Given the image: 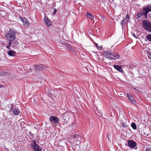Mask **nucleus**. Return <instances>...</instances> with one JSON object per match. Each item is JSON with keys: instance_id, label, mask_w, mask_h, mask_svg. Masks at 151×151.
Masks as SVG:
<instances>
[{"instance_id": "nucleus-1", "label": "nucleus", "mask_w": 151, "mask_h": 151, "mask_svg": "<svg viewBox=\"0 0 151 151\" xmlns=\"http://www.w3.org/2000/svg\"><path fill=\"white\" fill-rule=\"evenodd\" d=\"M17 32L12 29H10L8 33L5 35L6 40L9 42L13 41L16 38L15 34Z\"/></svg>"}, {"instance_id": "nucleus-2", "label": "nucleus", "mask_w": 151, "mask_h": 151, "mask_svg": "<svg viewBox=\"0 0 151 151\" xmlns=\"http://www.w3.org/2000/svg\"><path fill=\"white\" fill-rule=\"evenodd\" d=\"M104 54L106 58L112 59H117L119 57V55L118 54L115 53L112 54L108 51H104Z\"/></svg>"}, {"instance_id": "nucleus-3", "label": "nucleus", "mask_w": 151, "mask_h": 151, "mask_svg": "<svg viewBox=\"0 0 151 151\" xmlns=\"http://www.w3.org/2000/svg\"><path fill=\"white\" fill-rule=\"evenodd\" d=\"M142 26L147 31L151 32V23L147 20H145L142 22Z\"/></svg>"}, {"instance_id": "nucleus-4", "label": "nucleus", "mask_w": 151, "mask_h": 151, "mask_svg": "<svg viewBox=\"0 0 151 151\" xmlns=\"http://www.w3.org/2000/svg\"><path fill=\"white\" fill-rule=\"evenodd\" d=\"M32 147L33 148L34 151H42V149L38 145L36 144L35 141L33 140L30 144Z\"/></svg>"}, {"instance_id": "nucleus-5", "label": "nucleus", "mask_w": 151, "mask_h": 151, "mask_svg": "<svg viewBox=\"0 0 151 151\" xmlns=\"http://www.w3.org/2000/svg\"><path fill=\"white\" fill-rule=\"evenodd\" d=\"M142 14L145 18H147L148 13L151 11V9L149 7H146L142 9Z\"/></svg>"}, {"instance_id": "nucleus-6", "label": "nucleus", "mask_w": 151, "mask_h": 151, "mask_svg": "<svg viewBox=\"0 0 151 151\" xmlns=\"http://www.w3.org/2000/svg\"><path fill=\"white\" fill-rule=\"evenodd\" d=\"M125 145L126 146H127L128 145L129 147L133 148L136 146L137 143L133 140H129L127 142V144H126Z\"/></svg>"}, {"instance_id": "nucleus-7", "label": "nucleus", "mask_w": 151, "mask_h": 151, "mask_svg": "<svg viewBox=\"0 0 151 151\" xmlns=\"http://www.w3.org/2000/svg\"><path fill=\"white\" fill-rule=\"evenodd\" d=\"M45 68L44 65L42 64L39 65H34V68L36 70H43Z\"/></svg>"}, {"instance_id": "nucleus-8", "label": "nucleus", "mask_w": 151, "mask_h": 151, "mask_svg": "<svg viewBox=\"0 0 151 151\" xmlns=\"http://www.w3.org/2000/svg\"><path fill=\"white\" fill-rule=\"evenodd\" d=\"M44 22L47 26L50 27L52 25L51 21L46 16H45L44 18Z\"/></svg>"}, {"instance_id": "nucleus-9", "label": "nucleus", "mask_w": 151, "mask_h": 151, "mask_svg": "<svg viewBox=\"0 0 151 151\" xmlns=\"http://www.w3.org/2000/svg\"><path fill=\"white\" fill-rule=\"evenodd\" d=\"M127 95L129 100L132 103L134 104L136 103V102L134 100V98L133 96H132V95L129 94V93H127Z\"/></svg>"}, {"instance_id": "nucleus-10", "label": "nucleus", "mask_w": 151, "mask_h": 151, "mask_svg": "<svg viewBox=\"0 0 151 151\" xmlns=\"http://www.w3.org/2000/svg\"><path fill=\"white\" fill-rule=\"evenodd\" d=\"M21 20L23 23V25L24 27H27L29 24L28 20L24 17H23L21 19Z\"/></svg>"}, {"instance_id": "nucleus-11", "label": "nucleus", "mask_w": 151, "mask_h": 151, "mask_svg": "<svg viewBox=\"0 0 151 151\" xmlns=\"http://www.w3.org/2000/svg\"><path fill=\"white\" fill-rule=\"evenodd\" d=\"M13 109L12 112L13 114L15 115H17L19 114L20 113L19 110L17 108H15L14 109L13 108V106H12V108L10 109V110Z\"/></svg>"}, {"instance_id": "nucleus-12", "label": "nucleus", "mask_w": 151, "mask_h": 151, "mask_svg": "<svg viewBox=\"0 0 151 151\" xmlns=\"http://www.w3.org/2000/svg\"><path fill=\"white\" fill-rule=\"evenodd\" d=\"M49 120L50 121H54L55 123H57L58 122V119L57 117L51 116L49 118Z\"/></svg>"}, {"instance_id": "nucleus-13", "label": "nucleus", "mask_w": 151, "mask_h": 151, "mask_svg": "<svg viewBox=\"0 0 151 151\" xmlns=\"http://www.w3.org/2000/svg\"><path fill=\"white\" fill-rule=\"evenodd\" d=\"M114 68L120 72H123V70L120 66L116 65H114Z\"/></svg>"}, {"instance_id": "nucleus-14", "label": "nucleus", "mask_w": 151, "mask_h": 151, "mask_svg": "<svg viewBox=\"0 0 151 151\" xmlns=\"http://www.w3.org/2000/svg\"><path fill=\"white\" fill-rule=\"evenodd\" d=\"M8 54L10 56H14L15 55V52L14 51H9L8 52Z\"/></svg>"}, {"instance_id": "nucleus-15", "label": "nucleus", "mask_w": 151, "mask_h": 151, "mask_svg": "<svg viewBox=\"0 0 151 151\" xmlns=\"http://www.w3.org/2000/svg\"><path fill=\"white\" fill-rule=\"evenodd\" d=\"M86 15L87 17L91 19H93L94 18L93 15L89 13L88 12H87Z\"/></svg>"}, {"instance_id": "nucleus-16", "label": "nucleus", "mask_w": 151, "mask_h": 151, "mask_svg": "<svg viewBox=\"0 0 151 151\" xmlns=\"http://www.w3.org/2000/svg\"><path fill=\"white\" fill-rule=\"evenodd\" d=\"M131 126L133 129L134 130H135L137 128L136 124L134 123H132L131 124Z\"/></svg>"}, {"instance_id": "nucleus-17", "label": "nucleus", "mask_w": 151, "mask_h": 151, "mask_svg": "<svg viewBox=\"0 0 151 151\" xmlns=\"http://www.w3.org/2000/svg\"><path fill=\"white\" fill-rule=\"evenodd\" d=\"M146 37L148 40L151 42V34L147 35L146 36Z\"/></svg>"}, {"instance_id": "nucleus-18", "label": "nucleus", "mask_w": 151, "mask_h": 151, "mask_svg": "<svg viewBox=\"0 0 151 151\" xmlns=\"http://www.w3.org/2000/svg\"><path fill=\"white\" fill-rule=\"evenodd\" d=\"M142 15H143V14H142V12H141V13H138L137 15V18H140Z\"/></svg>"}, {"instance_id": "nucleus-19", "label": "nucleus", "mask_w": 151, "mask_h": 151, "mask_svg": "<svg viewBox=\"0 0 151 151\" xmlns=\"http://www.w3.org/2000/svg\"><path fill=\"white\" fill-rule=\"evenodd\" d=\"M129 16L128 14H127L125 18L124 19V21H127L129 20Z\"/></svg>"}, {"instance_id": "nucleus-20", "label": "nucleus", "mask_w": 151, "mask_h": 151, "mask_svg": "<svg viewBox=\"0 0 151 151\" xmlns=\"http://www.w3.org/2000/svg\"><path fill=\"white\" fill-rule=\"evenodd\" d=\"M122 127H127V124H126V123H124V122H123L122 123Z\"/></svg>"}, {"instance_id": "nucleus-21", "label": "nucleus", "mask_w": 151, "mask_h": 151, "mask_svg": "<svg viewBox=\"0 0 151 151\" xmlns=\"http://www.w3.org/2000/svg\"><path fill=\"white\" fill-rule=\"evenodd\" d=\"M69 49H70L71 47L70 45H67L66 46Z\"/></svg>"}, {"instance_id": "nucleus-22", "label": "nucleus", "mask_w": 151, "mask_h": 151, "mask_svg": "<svg viewBox=\"0 0 151 151\" xmlns=\"http://www.w3.org/2000/svg\"><path fill=\"white\" fill-rule=\"evenodd\" d=\"M124 19L121 21V24L122 27L125 24H124Z\"/></svg>"}, {"instance_id": "nucleus-23", "label": "nucleus", "mask_w": 151, "mask_h": 151, "mask_svg": "<svg viewBox=\"0 0 151 151\" xmlns=\"http://www.w3.org/2000/svg\"><path fill=\"white\" fill-rule=\"evenodd\" d=\"M77 136H78V135L77 134H75L73 135V138L75 139L77 137Z\"/></svg>"}, {"instance_id": "nucleus-24", "label": "nucleus", "mask_w": 151, "mask_h": 151, "mask_svg": "<svg viewBox=\"0 0 151 151\" xmlns=\"http://www.w3.org/2000/svg\"><path fill=\"white\" fill-rule=\"evenodd\" d=\"M132 35H133V36H134V37H135L136 38V39L138 38L136 36V35H135L134 34H132Z\"/></svg>"}, {"instance_id": "nucleus-25", "label": "nucleus", "mask_w": 151, "mask_h": 151, "mask_svg": "<svg viewBox=\"0 0 151 151\" xmlns=\"http://www.w3.org/2000/svg\"><path fill=\"white\" fill-rule=\"evenodd\" d=\"M102 48V46H101V47H98V48L99 50H100Z\"/></svg>"}, {"instance_id": "nucleus-26", "label": "nucleus", "mask_w": 151, "mask_h": 151, "mask_svg": "<svg viewBox=\"0 0 151 151\" xmlns=\"http://www.w3.org/2000/svg\"><path fill=\"white\" fill-rule=\"evenodd\" d=\"M145 151H151V148H149L146 150Z\"/></svg>"}, {"instance_id": "nucleus-27", "label": "nucleus", "mask_w": 151, "mask_h": 151, "mask_svg": "<svg viewBox=\"0 0 151 151\" xmlns=\"http://www.w3.org/2000/svg\"><path fill=\"white\" fill-rule=\"evenodd\" d=\"M9 45H10L11 44V42H9Z\"/></svg>"}, {"instance_id": "nucleus-28", "label": "nucleus", "mask_w": 151, "mask_h": 151, "mask_svg": "<svg viewBox=\"0 0 151 151\" xmlns=\"http://www.w3.org/2000/svg\"><path fill=\"white\" fill-rule=\"evenodd\" d=\"M148 17H151V14H149L148 15Z\"/></svg>"}, {"instance_id": "nucleus-29", "label": "nucleus", "mask_w": 151, "mask_h": 151, "mask_svg": "<svg viewBox=\"0 0 151 151\" xmlns=\"http://www.w3.org/2000/svg\"><path fill=\"white\" fill-rule=\"evenodd\" d=\"M96 47H97V48H98L99 47L98 46V45L96 43Z\"/></svg>"}, {"instance_id": "nucleus-30", "label": "nucleus", "mask_w": 151, "mask_h": 151, "mask_svg": "<svg viewBox=\"0 0 151 151\" xmlns=\"http://www.w3.org/2000/svg\"><path fill=\"white\" fill-rule=\"evenodd\" d=\"M2 86L0 84V88H2Z\"/></svg>"}, {"instance_id": "nucleus-31", "label": "nucleus", "mask_w": 151, "mask_h": 151, "mask_svg": "<svg viewBox=\"0 0 151 151\" xmlns=\"http://www.w3.org/2000/svg\"><path fill=\"white\" fill-rule=\"evenodd\" d=\"M107 137H108V139L109 140V136L107 135Z\"/></svg>"}, {"instance_id": "nucleus-32", "label": "nucleus", "mask_w": 151, "mask_h": 151, "mask_svg": "<svg viewBox=\"0 0 151 151\" xmlns=\"http://www.w3.org/2000/svg\"><path fill=\"white\" fill-rule=\"evenodd\" d=\"M66 114H64V116H66Z\"/></svg>"}, {"instance_id": "nucleus-33", "label": "nucleus", "mask_w": 151, "mask_h": 151, "mask_svg": "<svg viewBox=\"0 0 151 151\" xmlns=\"http://www.w3.org/2000/svg\"><path fill=\"white\" fill-rule=\"evenodd\" d=\"M56 12V10L55 9V10L54 11V12Z\"/></svg>"}]
</instances>
